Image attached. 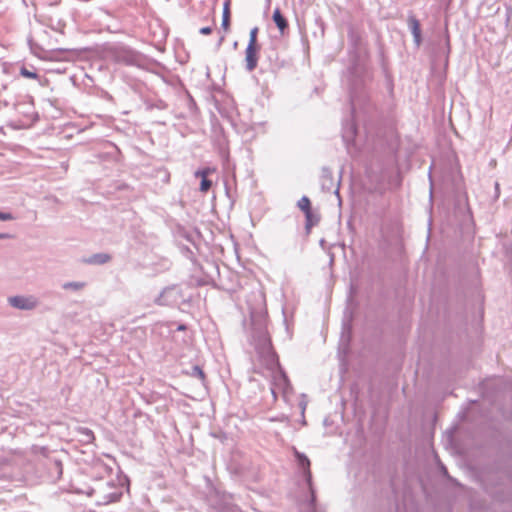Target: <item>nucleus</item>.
Wrapping results in <instances>:
<instances>
[{
	"instance_id": "obj_16",
	"label": "nucleus",
	"mask_w": 512,
	"mask_h": 512,
	"mask_svg": "<svg viewBox=\"0 0 512 512\" xmlns=\"http://www.w3.org/2000/svg\"><path fill=\"white\" fill-rule=\"evenodd\" d=\"M101 257L102 258L98 262L104 263V262H106L109 259V257L106 256V255L105 256H101Z\"/></svg>"
},
{
	"instance_id": "obj_14",
	"label": "nucleus",
	"mask_w": 512,
	"mask_h": 512,
	"mask_svg": "<svg viewBox=\"0 0 512 512\" xmlns=\"http://www.w3.org/2000/svg\"><path fill=\"white\" fill-rule=\"evenodd\" d=\"M200 33L203 35H209L212 33V28L211 27H203L200 29Z\"/></svg>"
},
{
	"instance_id": "obj_13",
	"label": "nucleus",
	"mask_w": 512,
	"mask_h": 512,
	"mask_svg": "<svg viewBox=\"0 0 512 512\" xmlns=\"http://www.w3.org/2000/svg\"><path fill=\"white\" fill-rule=\"evenodd\" d=\"M13 217L9 213H0V220L7 221L11 220Z\"/></svg>"
},
{
	"instance_id": "obj_7",
	"label": "nucleus",
	"mask_w": 512,
	"mask_h": 512,
	"mask_svg": "<svg viewBox=\"0 0 512 512\" xmlns=\"http://www.w3.org/2000/svg\"><path fill=\"white\" fill-rule=\"evenodd\" d=\"M305 218H306L305 228H306L307 233H310L312 227L315 226L316 224H318L320 218L312 210L305 214Z\"/></svg>"
},
{
	"instance_id": "obj_9",
	"label": "nucleus",
	"mask_w": 512,
	"mask_h": 512,
	"mask_svg": "<svg viewBox=\"0 0 512 512\" xmlns=\"http://www.w3.org/2000/svg\"><path fill=\"white\" fill-rule=\"evenodd\" d=\"M298 208L304 212V214L310 212L312 210L311 208V202L310 199L307 196H303L297 203Z\"/></svg>"
},
{
	"instance_id": "obj_4",
	"label": "nucleus",
	"mask_w": 512,
	"mask_h": 512,
	"mask_svg": "<svg viewBox=\"0 0 512 512\" xmlns=\"http://www.w3.org/2000/svg\"><path fill=\"white\" fill-rule=\"evenodd\" d=\"M408 25L413 34L414 40L417 45L421 43V26L418 19L414 16L408 18Z\"/></svg>"
},
{
	"instance_id": "obj_17",
	"label": "nucleus",
	"mask_w": 512,
	"mask_h": 512,
	"mask_svg": "<svg viewBox=\"0 0 512 512\" xmlns=\"http://www.w3.org/2000/svg\"><path fill=\"white\" fill-rule=\"evenodd\" d=\"M0 238H3V235H2V234H0Z\"/></svg>"
},
{
	"instance_id": "obj_15",
	"label": "nucleus",
	"mask_w": 512,
	"mask_h": 512,
	"mask_svg": "<svg viewBox=\"0 0 512 512\" xmlns=\"http://www.w3.org/2000/svg\"><path fill=\"white\" fill-rule=\"evenodd\" d=\"M195 371L197 372L198 376L201 379H204L205 375H204V372L202 371V369H200L199 367H195Z\"/></svg>"
},
{
	"instance_id": "obj_8",
	"label": "nucleus",
	"mask_w": 512,
	"mask_h": 512,
	"mask_svg": "<svg viewBox=\"0 0 512 512\" xmlns=\"http://www.w3.org/2000/svg\"><path fill=\"white\" fill-rule=\"evenodd\" d=\"M297 458L299 460V464L306 470L307 480L311 479V471H310V460L302 454L297 453Z\"/></svg>"
},
{
	"instance_id": "obj_12",
	"label": "nucleus",
	"mask_w": 512,
	"mask_h": 512,
	"mask_svg": "<svg viewBox=\"0 0 512 512\" xmlns=\"http://www.w3.org/2000/svg\"><path fill=\"white\" fill-rule=\"evenodd\" d=\"M84 286H85V284L82 282H68L63 285V288L66 290H68V289L80 290Z\"/></svg>"
},
{
	"instance_id": "obj_2",
	"label": "nucleus",
	"mask_w": 512,
	"mask_h": 512,
	"mask_svg": "<svg viewBox=\"0 0 512 512\" xmlns=\"http://www.w3.org/2000/svg\"><path fill=\"white\" fill-rule=\"evenodd\" d=\"M259 51H260V46L247 45L246 51H245V61H246V68L249 71H252L256 68L257 63H258Z\"/></svg>"
},
{
	"instance_id": "obj_6",
	"label": "nucleus",
	"mask_w": 512,
	"mask_h": 512,
	"mask_svg": "<svg viewBox=\"0 0 512 512\" xmlns=\"http://www.w3.org/2000/svg\"><path fill=\"white\" fill-rule=\"evenodd\" d=\"M230 22H231V11H230V2L226 1L223 7V15H222V23L221 27L224 31V34H227L230 31Z\"/></svg>"
},
{
	"instance_id": "obj_10",
	"label": "nucleus",
	"mask_w": 512,
	"mask_h": 512,
	"mask_svg": "<svg viewBox=\"0 0 512 512\" xmlns=\"http://www.w3.org/2000/svg\"><path fill=\"white\" fill-rule=\"evenodd\" d=\"M20 75L24 78L38 79V74L35 71H31L25 66L20 68Z\"/></svg>"
},
{
	"instance_id": "obj_3",
	"label": "nucleus",
	"mask_w": 512,
	"mask_h": 512,
	"mask_svg": "<svg viewBox=\"0 0 512 512\" xmlns=\"http://www.w3.org/2000/svg\"><path fill=\"white\" fill-rule=\"evenodd\" d=\"M215 171V168L207 167L195 172V176L201 178L200 191L202 193H207L212 187V181L208 179V176L214 173Z\"/></svg>"
},
{
	"instance_id": "obj_5",
	"label": "nucleus",
	"mask_w": 512,
	"mask_h": 512,
	"mask_svg": "<svg viewBox=\"0 0 512 512\" xmlns=\"http://www.w3.org/2000/svg\"><path fill=\"white\" fill-rule=\"evenodd\" d=\"M272 18L280 33L283 35L288 28V22L287 19L281 13L279 8H276L274 10Z\"/></svg>"
},
{
	"instance_id": "obj_1",
	"label": "nucleus",
	"mask_w": 512,
	"mask_h": 512,
	"mask_svg": "<svg viewBox=\"0 0 512 512\" xmlns=\"http://www.w3.org/2000/svg\"><path fill=\"white\" fill-rule=\"evenodd\" d=\"M9 304L15 308L22 310H31L34 309L38 301L33 296H14L8 299Z\"/></svg>"
},
{
	"instance_id": "obj_11",
	"label": "nucleus",
	"mask_w": 512,
	"mask_h": 512,
	"mask_svg": "<svg viewBox=\"0 0 512 512\" xmlns=\"http://www.w3.org/2000/svg\"><path fill=\"white\" fill-rule=\"evenodd\" d=\"M258 28L257 27H254L251 31H250V35H249V42H248V45H252V46H259L258 42H257V35H258Z\"/></svg>"
}]
</instances>
